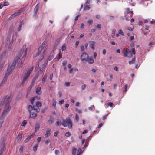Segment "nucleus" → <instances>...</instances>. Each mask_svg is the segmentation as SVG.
Instances as JSON below:
<instances>
[{"label":"nucleus","instance_id":"f257e3e1","mask_svg":"<svg viewBox=\"0 0 155 155\" xmlns=\"http://www.w3.org/2000/svg\"><path fill=\"white\" fill-rule=\"evenodd\" d=\"M23 54H24V56L22 57L21 59H20L21 57L20 54H18L17 56L15 58L13 62L10 65V67H9L7 69L4 78L2 81L1 84V86L2 85L7 81L8 76L11 72L12 70L15 67V65L16 63H18L17 67L20 68L21 65L23 63L25 57L26 56V54L27 52V48L25 45H24L23 46Z\"/></svg>","mask_w":155,"mask_h":155},{"label":"nucleus","instance_id":"f03ea898","mask_svg":"<svg viewBox=\"0 0 155 155\" xmlns=\"http://www.w3.org/2000/svg\"><path fill=\"white\" fill-rule=\"evenodd\" d=\"M47 50V48H45L44 50L43 51V54L45 53ZM42 57H41V59L40 60H39L38 65L35 68V70L36 71H38V73L39 74H42L43 73L42 69L45 68L46 65L47 63L46 62L44 61L43 60H42V59L43 58V55Z\"/></svg>","mask_w":155,"mask_h":155},{"label":"nucleus","instance_id":"7ed1b4c3","mask_svg":"<svg viewBox=\"0 0 155 155\" xmlns=\"http://www.w3.org/2000/svg\"><path fill=\"white\" fill-rule=\"evenodd\" d=\"M28 110L30 113V118L32 119L35 118L37 115V113L39 112V109L35 107L34 106L29 105Z\"/></svg>","mask_w":155,"mask_h":155},{"label":"nucleus","instance_id":"20e7f679","mask_svg":"<svg viewBox=\"0 0 155 155\" xmlns=\"http://www.w3.org/2000/svg\"><path fill=\"white\" fill-rule=\"evenodd\" d=\"M33 70V67H30L25 70L22 77V84H24L25 82L27 81Z\"/></svg>","mask_w":155,"mask_h":155},{"label":"nucleus","instance_id":"39448f33","mask_svg":"<svg viewBox=\"0 0 155 155\" xmlns=\"http://www.w3.org/2000/svg\"><path fill=\"white\" fill-rule=\"evenodd\" d=\"M123 53L125 57H131L133 55L135 54V49L134 48H133L131 51L127 48H125L124 49Z\"/></svg>","mask_w":155,"mask_h":155},{"label":"nucleus","instance_id":"423d86ee","mask_svg":"<svg viewBox=\"0 0 155 155\" xmlns=\"http://www.w3.org/2000/svg\"><path fill=\"white\" fill-rule=\"evenodd\" d=\"M61 124L64 127H68L69 129L71 128L72 127V122L71 119L68 117L66 118L65 120H63Z\"/></svg>","mask_w":155,"mask_h":155},{"label":"nucleus","instance_id":"0eeeda50","mask_svg":"<svg viewBox=\"0 0 155 155\" xmlns=\"http://www.w3.org/2000/svg\"><path fill=\"white\" fill-rule=\"evenodd\" d=\"M11 107L8 104H6L4 108L3 111L1 114V116L2 117L6 116L10 110Z\"/></svg>","mask_w":155,"mask_h":155},{"label":"nucleus","instance_id":"6e6552de","mask_svg":"<svg viewBox=\"0 0 155 155\" xmlns=\"http://www.w3.org/2000/svg\"><path fill=\"white\" fill-rule=\"evenodd\" d=\"M6 39L7 40V44L8 45V48L10 49H11L12 46L13 41V38L11 37V36L10 34L8 36Z\"/></svg>","mask_w":155,"mask_h":155},{"label":"nucleus","instance_id":"1a4fd4ad","mask_svg":"<svg viewBox=\"0 0 155 155\" xmlns=\"http://www.w3.org/2000/svg\"><path fill=\"white\" fill-rule=\"evenodd\" d=\"M88 58V55L86 52H84L81 56V59L82 62L85 63L86 62L87 59Z\"/></svg>","mask_w":155,"mask_h":155},{"label":"nucleus","instance_id":"9d476101","mask_svg":"<svg viewBox=\"0 0 155 155\" xmlns=\"http://www.w3.org/2000/svg\"><path fill=\"white\" fill-rule=\"evenodd\" d=\"M89 45L91 47V49L94 50L95 49V42L93 41H89Z\"/></svg>","mask_w":155,"mask_h":155},{"label":"nucleus","instance_id":"9b49d317","mask_svg":"<svg viewBox=\"0 0 155 155\" xmlns=\"http://www.w3.org/2000/svg\"><path fill=\"white\" fill-rule=\"evenodd\" d=\"M34 133H33L28 136L25 140V142L26 143L28 142L33 137V136L34 135Z\"/></svg>","mask_w":155,"mask_h":155},{"label":"nucleus","instance_id":"f8f14e48","mask_svg":"<svg viewBox=\"0 0 155 155\" xmlns=\"http://www.w3.org/2000/svg\"><path fill=\"white\" fill-rule=\"evenodd\" d=\"M44 47L41 45L38 48V53L36 54V55H34V57H35L39 55V54H40L41 53V51L43 49Z\"/></svg>","mask_w":155,"mask_h":155},{"label":"nucleus","instance_id":"ddd939ff","mask_svg":"<svg viewBox=\"0 0 155 155\" xmlns=\"http://www.w3.org/2000/svg\"><path fill=\"white\" fill-rule=\"evenodd\" d=\"M51 129H48L46 132V133L45 134V137H49L51 134Z\"/></svg>","mask_w":155,"mask_h":155},{"label":"nucleus","instance_id":"4468645a","mask_svg":"<svg viewBox=\"0 0 155 155\" xmlns=\"http://www.w3.org/2000/svg\"><path fill=\"white\" fill-rule=\"evenodd\" d=\"M87 61V62L88 63L91 64L94 63V61L92 58H88L87 59L86 62Z\"/></svg>","mask_w":155,"mask_h":155},{"label":"nucleus","instance_id":"2eb2a0df","mask_svg":"<svg viewBox=\"0 0 155 155\" xmlns=\"http://www.w3.org/2000/svg\"><path fill=\"white\" fill-rule=\"evenodd\" d=\"M38 8H39V5H38V4H37L36 5L35 8H34V13H35V15H36V13L38 10Z\"/></svg>","mask_w":155,"mask_h":155},{"label":"nucleus","instance_id":"dca6fc26","mask_svg":"<svg viewBox=\"0 0 155 155\" xmlns=\"http://www.w3.org/2000/svg\"><path fill=\"white\" fill-rule=\"evenodd\" d=\"M41 90V87H38L36 89V93L38 94H40L41 93V92L40 91Z\"/></svg>","mask_w":155,"mask_h":155},{"label":"nucleus","instance_id":"f3484780","mask_svg":"<svg viewBox=\"0 0 155 155\" xmlns=\"http://www.w3.org/2000/svg\"><path fill=\"white\" fill-rule=\"evenodd\" d=\"M90 8L91 7L90 5H85L84 7V10L88 11L90 9Z\"/></svg>","mask_w":155,"mask_h":155},{"label":"nucleus","instance_id":"a211bd4d","mask_svg":"<svg viewBox=\"0 0 155 155\" xmlns=\"http://www.w3.org/2000/svg\"><path fill=\"white\" fill-rule=\"evenodd\" d=\"M40 127V126L39 124H36L35 127V132L38 131L39 130Z\"/></svg>","mask_w":155,"mask_h":155},{"label":"nucleus","instance_id":"6ab92c4d","mask_svg":"<svg viewBox=\"0 0 155 155\" xmlns=\"http://www.w3.org/2000/svg\"><path fill=\"white\" fill-rule=\"evenodd\" d=\"M22 136L21 135H18L17 137V140L18 141H21L22 138Z\"/></svg>","mask_w":155,"mask_h":155},{"label":"nucleus","instance_id":"aec40b11","mask_svg":"<svg viewBox=\"0 0 155 155\" xmlns=\"http://www.w3.org/2000/svg\"><path fill=\"white\" fill-rule=\"evenodd\" d=\"M76 151V149L73 147L72 149V155H75V153Z\"/></svg>","mask_w":155,"mask_h":155},{"label":"nucleus","instance_id":"412c9836","mask_svg":"<svg viewBox=\"0 0 155 155\" xmlns=\"http://www.w3.org/2000/svg\"><path fill=\"white\" fill-rule=\"evenodd\" d=\"M86 88V85L84 84H83L81 86V90L83 91V90H85Z\"/></svg>","mask_w":155,"mask_h":155},{"label":"nucleus","instance_id":"4be33fe9","mask_svg":"<svg viewBox=\"0 0 155 155\" xmlns=\"http://www.w3.org/2000/svg\"><path fill=\"white\" fill-rule=\"evenodd\" d=\"M135 61V58H133L131 61H129V63L130 64H134Z\"/></svg>","mask_w":155,"mask_h":155},{"label":"nucleus","instance_id":"5701e85b","mask_svg":"<svg viewBox=\"0 0 155 155\" xmlns=\"http://www.w3.org/2000/svg\"><path fill=\"white\" fill-rule=\"evenodd\" d=\"M20 12H18L16 13H15L14 14H13L11 16V17L12 18V17H15L17 15H19Z\"/></svg>","mask_w":155,"mask_h":155},{"label":"nucleus","instance_id":"b1692460","mask_svg":"<svg viewBox=\"0 0 155 155\" xmlns=\"http://www.w3.org/2000/svg\"><path fill=\"white\" fill-rule=\"evenodd\" d=\"M38 144H36L35 145L33 148V150L35 152L37 150V148L38 147Z\"/></svg>","mask_w":155,"mask_h":155},{"label":"nucleus","instance_id":"393cba45","mask_svg":"<svg viewBox=\"0 0 155 155\" xmlns=\"http://www.w3.org/2000/svg\"><path fill=\"white\" fill-rule=\"evenodd\" d=\"M36 105L37 107H41L42 104L41 103L39 102H37L36 103Z\"/></svg>","mask_w":155,"mask_h":155},{"label":"nucleus","instance_id":"a878e982","mask_svg":"<svg viewBox=\"0 0 155 155\" xmlns=\"http://www.w3.org/2000/svg\"><path fill=\"white\" fill-rule=\"evenodd\" d=\"M22 23H20V25L18 28V31H20L22 29Z\"/></svg>","mask_w":155,"mask_h":155},{"label":"nucleus","instance_id":"bb28decb","mask_svg":"<svg viewBox=\"0 0 155 155\" xmlns=\"http://www.w3.org/2000/svg\"><path fill=\"white\" fill-rule=\"evenodd\" d=\"M75 119L77 122H78L79 120V117L77 114H75Z\"/></svg>","mask_w":155,"mask_h":155},{"label":"nucleus","instance_id":"cd10ccee","mask_svg":"<svg viewBox=\"0 0 155 155\" xmlns=\"http://www.w3.org/2000/svg\"><path fill=\"white\" fill-rule=\"evenodd\" d=\"M47 75H45L44 76L43 78L42 81L43 83H45V82L46 79L47 77Z\"/></svg>","mask_w":155,"mask_h":155},{"label":"nucleus","instance_id":"c85d7f7f","mask_svg":"<svg viewBox=\"0 0 155 155\" xmlns=\"http://www.w3.org/2000/svg\"><path fill=\"white\" fill-rule=\"evenodd\" d=\"M27 123V122L26 120H25L23 121L22 123L21 124V126L22 127L25 126Z\"/></svg>","mask_w":155,"mask_h":155},{"label":"nucleus","instance_id":"c756f323","mask_svg":"<svg viewBox=\"0 0 155 155\" xmlns=\"http://www.w3.org/2000/svg\"><path fill=\"white\" fill-rule=\"evenodd\" d=\"M66 45L64 44L62 47V48H61L62 51H64L66 49Z\"/></svg>","mask_w":155,"mask_h":155},{"label":"nucleus","instance_id":"7c9ffc66","mask_svg":"<svg viewBox=\"0 0 155 155\" xmlns=\"http://www.w3.org/2000/svg\"><path fill=\"white\" fill-rule=\"evenodd\" d=\"M64 100H61L59 101V104L60 105H61L64 104Z\"/></svg>","mask_w":155,"mask_h":155},{"label":"nucleus","instance_id":"2f4dec72","mask_svg":"<svg viewBox=\"0 0 155 155\" xmlns=\"http://www.w3.org/2000/svg\"><path fill=\"white\" fill-rule=\"evenodd\" d=\"M81 148H79L78 150V153H77V155H80L81 154Z\"/></svg>","mask_w":155,"mask_h":155},{"label":"nucleus","instance_id":"473e14b6","mask_svg":"<svg viewBox=\"0 0 155 155\" xmlns=\"http://www.w3.org/2000/svg\"><path fill=\"white\" fill-rule=\"evenodd\" d=\"M54 119L52 118H51L48 120V122L50 123H52L53 122Z\"/></svg>","mask_w":155,"mask_h":155},{"label":"nucleus","instance_id":"72a5a7b5","mask_svg":"<svg viewBox=\"0 0 155 155\" xmlns=\"http://www.w3.org/2000/svg\"><path fill=\"white\" fill-rule=\"evenodd\" d=\"M75 110L79 114H81L82 113V111L80 110H79L77 108L75 109Z\"/></svg>","mask_w":155,"mask_h":155},{"label":"nucleus","instance_id":"f704fd0d","mask_svg":"<svg viewBox=\"0 0 155 155\" xmlns=\"http://www.w3.org/2000/svg\"><path fill=\"white\" fill-rule=\"evenodd\" d=\"M118 33L121 35H124V34L123 33V32L122 31L121 29H120L118 31Z\"/></svg>","mask_w":155,"mask_h":155},{"label":"nucleus","instance_id":"c9c22d12","mask_svg":"<svg viewBox=\"0 0 155 155\" xmlns=\"http://www.w3.org/2000/svg\"><path fill=\"white\" fill-rule=\"evenodd\" d=\"M70 82H66L64 83V85L68 87L70 85Z\"/></svg>","mask_w":155,"mask_h":155},{"label":"nucleus","instance_id":"e433bc0d","mask_svg":"<svg viewBox=\"0 0 155 155\" xmlns=\"http://www.w3.org/2000/svg\"><path fill=\"white\" fill-rule=\"evenodd\" d=\"M125 29L130 31H132L133 29L130 27L127 26L125 28Z\"/></svg>","mask_w":155,"mask_h":155},{"label":"nucleus","instance_id":"4c0bfd02","mask_svg":"<svg viewBox=\"0 0 155 155\" xmlns=\"http://www.w3.org/2000/svg\"><path fill=\"white\" fill-rule=\"evenodd\" d=\"M56 102L55 101L53 100L52 101V105L54 107H56Z\"/></svg>","mask_w":155,"mask_h":155},{"label":"nucleus","instance_id":"58836bf2","mask_svg":"<svg viewBox=\"0 0 155 155\" xmlns=\"http://www.w3.org/2000/svg\"><path fill=\"white\" fill-rule=\"evenodd\" d=\"M61 57H62V54L60 52L59 53L58 56L57 58V59L58 60H59Z\"/></svg>","mask_w":155,"mask_h":155},{"label":"nucleus","instance_id":"ea45409f","mask_svg":"<svg viewBox=\"0 0 155 155\" xmlns=\"http://www.w3.org/2000/svg\"><path fill=\"white\" fill-rule=\"evenodd\" d=\"M124 90L123 91L124 92H125L127 91V85H125V86H124Z\"/></svg>","mask_w":155,"mask_h":155},{"label":"nucleus","instance_id":"a19ab883","mask_svg":"<svg viewBox=\"0 0 155 155\" xmlns=\"http://www.w3.org/2000/svg\"><path fill=\"white\" fill-rule=\"evenodd\" d=\"M71 134L69 132H66L65 134V135L66 137H68L70 136Z\"/></svg>","mask_w":155,"mask_h":155},{"label":"nucleus","instance_id":"79ce46f5","mask_svg":"<svg viewBox=\"0 0 155 155\" xmlns=\"http://www.w3.org/2000/svg\"><path fill=\"white\" fill-rule=\"evenodd\" d=\"M53 58V57L52 55L49 56L48 58L47 61H49L51 59Z\"/></svg>","mask_w":155,"mask_h":155},{"label":"nucleus","instance_id":"37998d69","mask_svg":"<svg viewBox=\"0 0 155 155\" xmlns=\"http://www.w3.org/2000/svg\"><path fill=\"white\" fill-rule=\"evenodd\" d=\"M34 100V98H31L30 100V101L32 104H33V103Z\"/></svg>","mask_w":155,"mask_h":155},{"label":"nucleus","instance_id":"c03bdc74","mask_svg":"<svg viewBox=\"0 0 155 155\" xmlns=\"http://www.w3.org/2000/svg\"><path fill=\"white\" fill-rule=\"evenodd\" d=\"M3 6H7L9 4L8 2H5L3 4Z\"/></svg>","mask_w":155,"mask_h":155},{"label":"nucleus","instance_id":"a18cd8bd","mask_svg":"<svg viewBox=\"0 0 155 155\" xmlns=\"http://www.w3.org/2000/svg\"><path fill=\"white\" fill-rule=\"evenodd\" d=\"M114 70H115L116 71H118V67L117 66H114Z\"/></svg>","mask_w":155,"mask_h":155},{"label":"nucleus","instance_id":"49530a36","mask_svg":"<svg viewBox=\"0 0 155 155\" xmlns=\"http://www.w3.org/2000/svg\"><path fill=\"white\" fill-rule=\"evenodd\" d=\"M93 20L92 19L89 20L88 21V23L90 25H91L93 23Z\"/></svg>","mask_w":155,"mask_h":155},{"label":"nucleus","instance_id":"de8ad7c7","mask_svg":"<svg viewBox=\"0 0 155 155\" xmlns=\"http://www.w3.org/2000/svg\"><path fill=\"white\" fill-rule=\"evenodd\" d=\"M59 153V151L58 150H55V154L56 155H58Z\"/></svg>","mask_w":155,"mask_h":155},{"label":"nucleus","instance_id":"09e8293b","mask_svg":"<svg viewBox=\"0 0 155 155\" xmlns=\"http://www.w3.org/2000/svg\"><path fill=\"white\" fill-rule=\"evenodd\" d=\"M67 61H65V60L64 61H63V62L62 63L63 65V66L66 65L67 64Z\"/></svg>","mask_w":155,"mask_h":155},{"label":"nucleus","instance_id":"8fccbe9b","mask_svg":"<svg viewBox=\"0 0 155 155\" xmlns=\"http://www.w3.org/2000/svg\"><path fill=\"white\" fill-rule=\"evenodd\" d=\"M108 105L110 106V107H112L113 105V104L111 102H110L107 104Z\"/></svg>","mask_w":155,"mask_h":155},{"label":"nucleus","instance_id":"3c124183","mask_svg":"<svg viewBox=\"0 0 155 155\" xmlns=\"http://www.w3.org/2000/svg\"><path fill=\"white\" fill-rule=\"evenodd\" d=\"M23 147H20L19 149V152H20V153H22L23 152Z\"/></svg>","mask_w":155,"mask_h":155},{"label":"nucleus","instance_id":"603ef678","mask_svg":"<svg viewBox=\"0 0 155 155\" xmlns=\"http://www.w3.org/2000/svg\"><path fill=\"white\" fill-rule=\"evenodd\" d=\"M81 50L82 51H84V47L83 45H82L80 47Z\"/></svg>","mask_w":155,"mask_h":155},{"label":"nucleus","instance_id":"864d4df0","mask_svg":"<svg viewBox=\"0 0 155 155\" xmlns=\"http://www.w3.org/2000/svg\"><path fill=\"white\" fill-rule=\"evenodd\" d=\"M127 9L128 10L127 12V14H129V13H133V11H129V8H127Z\"/></svg>","mask_w":155,"mask_h":155},{"label":"nucleus","instance_id":"5fc2aeb1","mask_svg":"<svg viewBox=\"0 0 155 155\" xmlns=\"http://www.w3.org/2000/svg\"><path fill=\"white\" fill-rule=\"evenodd\" d=\"M74 69L73 68H71L69 70V73L70 74H72L73 72Z\"/></svg>","mask_w":155,"mask_h":155},{"label":"nucleus","instance_id":"6e6d98bb","mask_svg":"<svg viewBox=\"0 0 155 155\" xmlns=\"http://www.w3.org/2000/svg\"><path fill=\"white\" fill-rule=\"evenodd\" d=\"M4 63H3L0 64V71L1 70L3 67Z\"/></svg>","mask_w":155,"mask_h":155},{"label":"nucleus","instance_id":"4d7b16f0","mask_svg":"<svg viewBox=\"0 0 155 155\" xmlns=\"http://www.w3.org/2000/svg\"><path fill=\"white\" fill-rule=\"evenodd\" d=\"M59 132L58 131L55 132L54 133V136H57V134H58Z\"/></svg>","mask_w":155,"mask_h":155},{"label":"nucleus","instance_id":"13d9d810","mask_svg":"<svg viewBox=\"0 0 155 155\" xmlns=\"http://www.w3.org/2000/svg\"><path fill=\"white\" fill-rule=\"evenodd\" d=\"M5 52H6V51H5V52H4L2 54V55H1L0 56V60L2 58V57L5 54Z\"/></svg>","mask_w":155,"mask_h":155},{"label":"nucleus","instance_id":"bf43d9fd","mask_svg":"<svg viewBox=\"0 0 155 155\" xmlns=\"http://www.w3.org/2000/svg\"><path fill=\"white\" fill-rule=\"evenodd\" d=\"M106 51L105 49H104L103 50V54L104 55H105L106 53Z\"/></svg>","mask_w":155,"mask_h":155},{"label":"nucleus","instance_id":"052dcab7","mask_svg":"<svg viewBox=\"0 0 155 155\" xmlns=\"http://www.w3.org/2000/svg\"><path fill=\"white\" fill-rule=\"evenodd\" d=\"M62 96V93L61 92H59V97L61 98Z\"/></svg>","mask_w":155,"mask_h":155},{"label":"nucleus","instance_id":"680f3d73","mask_svg":"<svg viewBox=\"0 0 155 155\" xmlns=\"http://www.w3.org/2000/svg\"><path fill=\"white\" fill-rule=\"evenodd\" d=\"M79 43V41H77L75 42V45L76 48H77L78 45V44Z\"/></svg>","mask_w":155,"mask_h":155},{"label":"nucleus","instance_id":"e2e57ef3","mask_svg":"<svg viewBox=\"0 0 155 155\" xmlns=\"http://www.w3.org/2000/svg\"><path fill=\"white\" fill-rule=\"evenodd\" d=\"M52 78H53V74L51 73L50 75V78H49L50 80H52Z\"/></svg>","mask_w":155,"mask_h":155},{"label":"nucleus","instance_id":"0e129e2a","mask_svg":"<svg viewBox=\"0 0 155 155\" xmlns=\"http://www.w3.org/2000/svg\"><path fill=\"white\" fill-rule=\"evenodd\" d=\"M41 138L40 137H38L37 138V140L38 142H39L41 140Z\"/></svg>","mask_w":155,"mask_h":155},{"label":"nucleus","instance_id":"69168bd1","mask_svg":"<svg viewBox=\"0 0 155 155\" xmlns=\"http://www.w3.org/2000/svg\"><path fill=\"white\" fill-rule=\"evenodd\" d=\"M55 125L56 126H58L60 124V122L59 121H58L56 122Z\"/></svg>","mask_w":155,"mask_h":155},{"label":"nucleus","instance_id":"338daca9","mask_svg":"<svg viewBox=\"0 0 155 155\" xmlns=\"http://www.w3.org/2000/svg\"><path fill=\"white\" fill-rule=\"evenodd\" d=\"M94 105H92L91 107H88V109L89 110H91L94 107Z\"/></svg>","mask_w":155,"mask_h":155},{"label":"nucleus","instance_id":"774afa93","mask_svg":"<svg viewBox=\"0 0 155 155\" xmlns=\"http://www.w3.org/2000/svg\"><path fill=\"white\" fill-rule=\"evenodd\" d=\"M109 77L110 79H112L113 77V74H109Z\"/></svg>","mask_w":155,"mask_h":155}]
</instances>
